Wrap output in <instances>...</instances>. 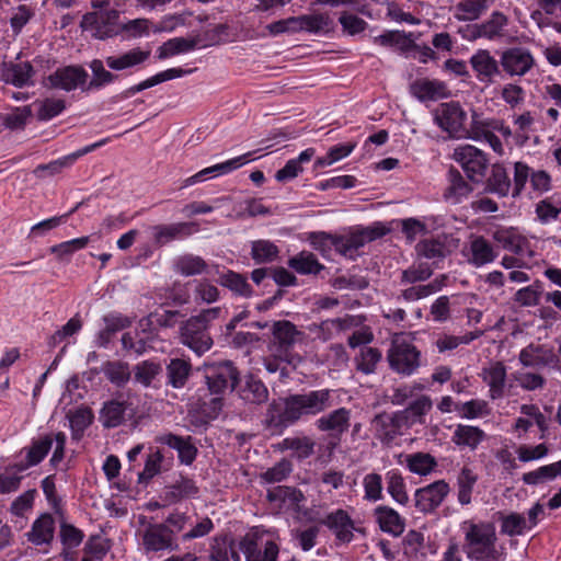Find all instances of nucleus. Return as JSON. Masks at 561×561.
I'll return each mask as SVG.
<instances>
[{
	"mask_svg": "<svg viewBox=\"0 0 561 561\" xmlns=\"http://www.w3.org/2000/svg\"><path fill=\"white\" fill-rule=\"evenodd\" d=\"M88 72L79 65L66 66L56 69L46 80L45 85L49 89L62 90L70 92L77 88H85L88 81Z\"/></svg>",
	"mask_w": 561,
	"mask_h": 561,
	"instance_id": "ddd939ff",
	"label": "nucleus"
},
{
	"mask_svg": "<svg viewBox=\"0 0 561 561\" xmlns=\"http://www.w3.org/2000/svg\"><path fill=\"white\" fill-rule=\"evenodd\" d=\"M381 359V353L378 348L364 347L360 350L359 355L355 358L356 368L358 371L369 375L375 373L377 364Z\"/></svg>",
	"mask_w": 561,
	"mask_h": 561,
	"instance_id": "338daca9",
	"label": "nucleus"
},
{
	"mask_svg": "<svg viewBox=\"0 0 561 561\" xmlns=\"http://www.w3.org/2000/svg\"><path fill=\"white\" fill-rule=\"evenodd\" d=\"M192 70L188 69V70H184V69H181V68H170V69H167L164 71H161L141 82H139L138 84H135L130 88H128L125 92H124V98H129V96H133L134 94L138 93V92H141L146 89H149V88H152L157 84H160L162 82H165V81H169V80H172V79H176V78H181L185 75H188L191 73Z\"/></svg>",
	"mask_w": 561,
	"mask_h": 561,
	"instance_id": "f704fd0d",
	"label": "nucleus"
},
{
	"mask_svg": "<svg viewBox=\"0 0 561 561\" xmlns=\"http://www.w3.org/2000/svg\"><path fill=\"white\" fill-rule=\"evenodd\" d=\"M191 364L182 358H173L167 366L168 383L173 388H182L190 376Z\"/></svg>",
	"mask_w": 561,
	"mask_h": 561,
	"instance_id": "603ef678",
	"label": "nucleus"
},
{
	"mask_svg": "<svg viewBox=\"0 0 561 561\" xmlns=\"http://www.w3.org/2000/svg\"><path fill=\"white\" fill-rule=\"evenodd\" d=\"M476 79L483 84H493L502 75V67L489 49H478L469 59Z\"/></svg>",
	"mask_w": 561,
	"mask_h": 561,
	"instance_id": "2eb2a0df",
	"label": "nucleus"
},
{
	"mask_svg": "<svg viewBox=\"0 0 561 561\" xmlns=\"http://www.w3.org/2000/svg\"><path fill=\"white\" fill-rule=\"evenodd\" d=\"M118 18L119 13L114 9L88 12L82 18L81 26L90 31L93 37L106 39L119 33Z\"/></svg>",
	"mask_w": 561,
	"mask_h": 561,
	"instance_id": "6e6552de",
	"label": "nucleus"
},
{
	"mask_svg": "<svg viewBox=\"0 0 561 561\" xmlns=\"http://www.w3.org/2000/svg\"><path fill=\"white\" fill-rule=\"evenodd\" d=\"M453 158L461 165L467 176L473 182H480L488 168V159L484 152L474 146H458L454 150Z\"/></svg>",
	"mask_w": 561,
	"mask_h": 561,
	"instance_id": "f8f14e48",
	"label": "nucleus"
},
{
	"mask_svg": "<svg viewBox=\"0 0 561 561\" xmlns=\"http://www.w3.org/2000/svg\"><path fill=\"white\" fill-rule=\"evenodd\" d=\"M288 266L301 275H317L324 268V265L318 261L317 256L308 251H301L290 257Z\"/></svg>",
	"mask_w": 561,
	"mask_h": 561,
	"instance_id": "49530a36",
	"label": "nucleus"
},
{
	"mask_svg": "<svg viewBox=\"0 0 561 561\" xmlns=\"http://www.w3.org/2000/svg\"><path fill=\"white\" fill-rule=\"evenodd\" d=\"M239 396L245 403L262 404L268 399V390L260 379L250 377L241 386Z\"/></svg>",
	"mask_w": 561,
	"mask_h": 561,
	"instance_id": "a18cd8bd",
	"label": "nucleus"
},
{
	"mask_svg": "<svg viewBox=\"0 0 561 561\" xmlns=\"http://www.w3.org/2000/svg\"><path fill=\"white\" fill-rule=\"evenodd\" d=\"M450 492V486L445 480H437L414 493L415 507L423 514L434 512Z\"/></svg>",
	"mask_w": 561,
	"mask_h": 561,
	"instance_id": "4468645a",
	"label": "nucleus"
},
{
	"mask_svg": "<svg viewBox=\"0 0 561 561\" xmlns=\"http://www.w3.org/2000/svg\"><path fill=\"white\" fill-rule=\"evenodd\" d=\"M500 65L502 71L510 77H524L535 67L536 61L528 48L515 46L501 51Z\"/></svg>",
	"mask_w": 561,
	"mask_h": 561,
	"instance_id": "9b49d317",
	"label": "nucleus"
},
{
	"mask_svg": "<svg viewBox=\"0 0 561 561\" xmlns=\"http://www.w3.org/2000/svg\"><path fill=\"white\" fill-rule=\"evenodd\" d=\"M486 434L478 426L458 424L451 435V442L460 449L468 448L474 451L484 442Z\"/></svg>",
	"mask_w": 561,
	"mask_h": 561,
	"instance_id": "b1692460",
	"label": "nucleus"
},
{
	"mask_svg": "<svg viewBox=\"0 0 561 561\" xmlns=\"http://www.w3.org/2000/svg\"><path fill=\"white\" fill-rule=\"evenodd\" d=\"M150 57V50L133 48L119 55L105 57V64L113 71H124L144 64Z\"/></svg>",
	"mask_w": 561,
	"mask_h": 561,
	"instance_id": "393cba45",
	"label": "nucleus"
},
{
	"mask_svg": "<svg viewBox=\"0 0 561 561\" xmlns=\"http://www.w3.org/2000/svg\"><path fill=\"white\" fill-rule=\"evenodd\" d=\"M210 561H241L240 554L234 547V541L227 535L213 538L209 548Z\"/></svg>",
	"mask_w": 561,
	"mask_h": 561,
	"instance_id": "2f4dec72",
	"label": "nucleus"
},
{
	"mask_svg": "<svg viewBox=\"0 0 561 561\" xmlns=\"http://www.w3.org/2000/svg\"><path fill=\"white\" fill-rule=\"evenodd\" d=\"M153 243L162 247L173 240L184 239L199 230L197 222H174L169 225H156L151 228Z\"/></svg>",
	"mask_w": 561,
	"mask_h": 561,
	"instance_id": "f3484780",
	"label": "nucleus"
},
{
	"mask_svg": "<svg viewBox=\"0 0 561 561\" xmlns=\"http://www.w3.org/2000/svg\"><path fill=\"white\" fill-rule=\"evenodd\" d=\"M197 493L198 488L192 479L180 477V479L163 489L160 497L164 502V505H172L183 500L194 497Z\"/></svg>",
	"mask_w": 561,
	"mask_h": 561,
	"instance_id": "412c9836",
	"label": "nucleus"
},
{
	"mask_svg": "<svg viewBox=\"0 0 561 561\" xmlns=\"http://www.w3.org/2000/svg\"><path fill=\"white\" fill-rule=\"evenodd\" d=\"M387 491L390 496L399 504L407 505L409 496L405 490V483L402 474L396 470H389L386 473Z\"/></svg>",
	"mask_w": 561,
	"mask_h": 561,
	"instance_id": "bf43d9fd",
	"label": "nucleus"
},
{
	"mask_svg": "<svg viewBox=\"0 0 561 561\" xmlns=\"http://www.w3.org/2000/svg\"><path fill=\"white\" fill-rule=\"evenodd\" d=\"M455 411L458 412L461 419L467 420L482 417L490 413L488 402L481 399L458 403L455 405Z\"/></svg>",
	"mask_w": 561,
	"mask_h": 561,
	"instance_id": "0e129e2a",
	"label": "nucleus"
},
{
	"mask_svg": "<svg viewBox=\"0 0 561 561\" xmlns=\"http://www.w3.org/2000/svg\"><path fill=\"white\" fill-rule=\"evenodd\" d=\"M272 336L267 348L270 354L279 358L284 364H295L300 360L295 352L296 346L307 344L308 336L289 320L274 321L271 325Z\"/></svg>",
	"mask_w": 561,
	"mask_h": 561,
	"instance_id": "7ed1b4c3",
	"label": "nucleus"
},
{
	"mask_svg": "<svg viewBox=\"0 0 561 561\" xmlns=\"http://www.w3.org/2000/svg\"><path fill=\"white\" fill-rule=\"evenodd\" d=\"M127 403L125 401L110 400L105 402L100 411V422L106 428H114L125 422Z\"/></svg>",
	"mask_w": 561,
	"mask_h": 561,
	"instance_id": "e433bc0d",
	"label": "nucleus"
},
{
	"mask_svg": "<svg viewBox=\"0 0 561 561\" xmlns=\"http://www.w3.org/2000/svg\"><path fill=\"white\" fill-rule=\"evenodd\" d=\"M204 377L211 394L222 396L233 390L239 381V370L231 360H220L204 365Z\"/></svg>",
	"mask_w": 561,
	"mask_h": 561,
	"instance_id": "39448f33",
	"label": "nucleus"
},
{
	"mask_svg": "<svg viewBox=\"0 0 561 561\" xmlns=\"http://www.w3.org/2000/svg\"><path fill=\"white\" fill-rule=\"evenodd\" d=\"M158 442L175 449L182 463L191 465L197 456V448L191 436L182 437L168 433L159 436Z\"/></svg>",
	"mask_w": 561,
	"mask_h": 561,
	"instance_id": "a878e982",
	"label": "nucleus"
},
{
	"mask_svg": "<svg viewBox=\"0 0 561 561\" xmlns=\"http://www.w3.org/2000/svg\"><path fill=\"white\" fill-rule=\"evenodd\" d=\"M139 546L148 558L164 551H174L179 545L173 538V530L165 524H148L139 533Z\"/></svg>",
	"mask_w": 561,
	"mask_h": 561,
	"instance_id": "423d86ee",
	"label": "nucleus"
},
{
	"mask_svg": "<svg viewBox=\"0 0 561 561\" xmlns=\"http://www.w3.org/2000/svg\"><path fill=\"white\" fill-rule=\"evenodd\" d=\"M354 148L355 144L351 142L335 145L328 150L325 156L317 158L314 161V168L319 169L332 165L333 163L351 154Z\"/></svg>",
	"mask_w": 561,
	"mask_h": 561,
	"instance_id": "774afa93",
	"label": "nucleus"
},
{
	"mask_svg": "<svg viewBox=\"0 0 561 561\" xmlns=\"http://www.w3.org/2000/svg\"><path fill=\"white\" fill-rule=\"evenodd\" d=\"M493 0H460L454 8V18L457 21H476L492 4Z\"/></svg>",
	"mask_w": 561,
	"mask_h": 561,
	"instance_id": "72a5a7b5",
	"label": "nucleus"
},
{
	"mask_svg": "<svg viewBox=\"0 0 561 561\" xmlns=\"http://www.w3.org/2000/svg\"><path fill=\"white\" fill-rule=\"evenodd\" d=\"M195 46V39L174 37L167 41L158 48V58L165 59L179 54L187 53L193 50Z\"/></svg>",
	"mask_w": 561,
	"mask_h": 561,
	"instance_id": "052dcab7",
	"label": "nucleus"
},
{
	"mask_svg": "<svg viewBox=\"0 0 561 561\" xmlns=\"http://www.w3.org/2000/svg\"><path fill=\"white\" fill-rule=\"evenodd\" d=\"M520 364L525 367L541 368L558 362L557 356L543 345L529 344L518 355Z\"/></svg>",
	"mask_w": 561,
	"mask_h": 561,
	"instance_id": "4be33fe9",
	"label": "nucleus"
},
{
	"mask_svg": "<svg viewBox=\"0 0 561 561\" xmlns=\"http://www.w3.org/2000/svg\"><path fill=\"white\" fill-rule=\"evenodd\" d=\"M494 118H481L478 114L472 115L470 129L467 136L473 140L484 141L489 135L494 133Z\"/></svg>",
	"mask_w": 561,
	"mask_h": 561,
	"instance_id": "69168bd1",
	"label": "nucleus"
},
{
	"mask_svg": "<svg viewBox=\"0 0 561 561\" xmlns=\"http://www.w3.org/2000/svg\"><path fill=\"white\" fill-rule=\"evenodd\" d=\"M432 400L427 396H422L403 410L399 411L403 414L407 425H412L416 422H422V417L431 410Z\"/></svg>",
	"mask_w": 561,
	"mask_h": 561,
	"instance_id": "e2e57ef3",
	"label": "nucleus"
},
{
	"mask_svg": "<svg viewBox=\"0 0 561 561\" xmlns=\"http://www.w3.org/2000/svg\"><path fill=\"white\" fill-rule=\"evenodd\" d=\"M101 371L117 388H123L131 376L128 363L123 360H107L102 365Z\"/></svg>",
	"mask_w": 561,
	"mask_h": 561,
	"instance_id": "ea45409f",
	"label": "nucleus"
},
{
	"mask_svg": "<svg viewBox=\"0 0 561 561\" xmlns=\"http://www.w3.org/2000/svg\"><path fill=\"white\" fill-rule=\"evenodd\" d=\"M314 152L316 150L313 148H308L301 151L297 158L288 160L284 168L276 172L275 179L278 182H286L295 179L299 173L302 172L301 164L309 162L314 156Z\"/></svg>",
	"mask_w": 561,
	"mask_h": 561,
	"instance_id": "09e8293b",
	"label": "nucleus"
},
{
	"mask_svg": "<svg viewBox=\"0 0 561 561\" xmlns=\"http://www.w3.org/2000/svg\"><path fill=\"white\" fill-rule=\"evenodd\" d=\"M324 524L334 533L336 539L342 542H350L354 537V522L343 510L330 513Z\"/></svg>",
	"mask_w": 561,
	"mask_h": 561,
	"instance_id": "c85d7f7f",
	"label": "nucleus"
},
{
	"mask_svg": "<svg viewBox=\"0 0 561 561\" xmlns=\"http://www.w3.org/2000/svg\"><path fill=\"white\" fill-rule=\"evenodd\" d=\"M53 446V436L45 435L36 440L32 442L30 447H25L23 450L26 451V462L15 465L18 471H23L30 467L38 465L49 453Z\"/></svg>",
	"mask_w": 561,
	"mask_h": 561,
	"instance_id": "473e14b6",
	"label": "nucleus"
},
{
	"mask_svg": "<svg viewBox=\"0 0 561 561\" xmlns=\"http://www.w3.org/2000/svg\"><path fill=\"white\" fill-rule=\"evenodd\" d=\"M279 254L278 247L270 240H255L251 242V257L256 264H266L275 261Z\"/></svg>",
	"mask_w": 561,
	"mask_h": 561,
	"instance_id": "5fc2aeb1",
	"label": "nucleus"
},
{
	"mask_svg": "<svg viewBox=\"0 0 561 561\" xmlns=\"http://www.w3.org/2000/svg\"><path fill=\"white\" fill-rule=\"evenodd\" d=\"M462 551L470 561H503L504 552L497 547L494 524L490 522L465 520Z\"/></svg>",
	"mask_w": 561,
	"mask_h": 561,
	"instance_id": "f03ea898",
	"label": "nucleus"
},
{
	"mask_svg": "<svg viewBox=\"0 0 561 561\" xmlns=\"http://www.w3.org/2000/svg\"><path fill=\"white\" fill-rule=\"evenodd\" d=\"M446 84L438 80L421 79L411 84L412 94L420 101L436 100L445 95Z\"/></svg>",
	"mask_w": 561,
	"mask_h": 561,
	"instance_id": "4c0bfd02",
	"label": "nucleus"
},
{
	"mask_svg": "<svg viewBox=\"0 0 561 561\" xmlns=\"http://www.w3.org/2000/svg\"><path fill=\"white\" fill-rule=\"evenodd\" d=\"M351 410L339 408L321 415L316 420V427L320 432L328 433L333 438H340L351 426Z\"/></svg>",
	"mask_w": 561,
	"mask_h": 561,
	"instance_id": "a211bd4d",
	"label": "nucleus"
},
{
	"mask_svg": "<svg viewBox=\"0 0 561 561\" xmlns=\"http://www.w3.org/2000/svg\"><path fill=\"white\" fill-rule=\"evenodd\" d=\"M448 175L450 184L445 193V197L454 204L460 203L469 196L473 188L458 170L451 168Z\"/></svg>",
	"mask_w": 561,
	"mask_h": 561,
	"instance_id": "a19ab883",
	"label": "nucleus"
},
{
	"mask_svg": "<svg viewBox=\"0 0 561 561\" xmlns=\"http://www.w3.org/2000/svg\"><path fill=\"white\" fill-rule=\"evenodd\" d=\"M333 390L318 389L288 396L283 402L270 403L265 425L274 432H283L304 416H314L333 405Z\"/></svg>",
	"mask_w": 561,
	"mask_h": 561,
	"instance_id": "f257e3e1",
	"label": "nucleus"
},
{
	"mask_svg": "<svg viewBox=\"0 0 561 561\" xmlns=\"http://www.w3.org/2000/svg\"><path fill=\"white\" fill-rule=\"evenodd\" d=\"M486 187L491 193L505 197L510 194L512 183L505 168L501 164H494L491 174L486 181Z\"/></svg>",
	"mask_w": 561,
	"mask_h": 561,
	"instance_id": "8fccbe9b",
	"label": "nucleus"
},
{
	"mask_svg": "<svg viewBox=\"0 0 561 561\" xmlns=\"http://www.w3.org/2000/svg\"><path fill=\"white\" fill-rule=\"evenodd\" d=\"M222 309L213 307L202 310L198 314L192 316L180 328L181 340L197 355H202L213 346V339L208 332L210 322L218 319Z\"/></svg>",
	"mask_w": 561,
	"mask_h": 561,
	"instance_id": "20e7f679",
	"label": "nucleus"
},
{
	"mask_svg": "<svg viewBox=\"0 0 561 561\" xmlns=\"http://www.w3.org/2000/svg\"><path fill=\"white\" fill-rule=\"evenodd\" d=\"M482 380L489 386L490 398L495 400L504 396L506 382V367L502 362L491 363L480 374Z\"/></svg>",
	"mask_w": 561,
	"mask_h": 561,
	"instance_id": "5701e85b",
	"label": "nucleus"
},
{
	"mask_svg": "<svg viewBox=\"0 0 561 561\" xmlns=\"http://www.w3.org/2000/svg\"><path fill=\"white\" fill-rule=\"evenodd\" d=\"M35 70L28 61L4 62L1 71V79L8 84L16 88L33 85Z\"/></svg>",
	"mask_w": 561,
	"mask_h": 561,
	"instance_id": "6ab92c4d",
	"label": "nucleus"
},
{
	"mask_svg": "<svg viewBox=\"0 0 561 561\" xmlns=\"http://www.w3.org/2000/svg\"><path fill=\"white\" fill-rule=\"evenodd\" d=\"M387 358L390 368L403 376H411L421 366V352L404 339L392 341Z\"/></svg>",
	"mask_w": 561,
	"mask_h": 561,
	"instance_id": "0eeeda50",
	"label": "nucleus"
},
{
	"mask_svg": "<svg viewBox=\"0 0 561 561\" xmlns=\"http://www.w3.org/2000/svg\"><path fill=\"white\" fill-rule=\"evenodd\" d=\"M493 238L505 250L515 254H523L528 243L526 238L513 228L496 230Z\"/></svg>",
	"mask_w": 561,
	"mask_h": 561,
	"instance_id": "de8ad7c7",
	"label": "nucleus"
},
{
	"mask_svg": "<svg viewBox=\"0 0 561 561\" xmlns=\"http://www.w3.org/2000/svg\"><path fill=\"white\" fill-rule=\"evenodd\" d=\"M55 534V519L48 514H42L36 518L26 534L28 541L35 546L48 545L53 541Z\"/></svg>",
	"mask_w": 561,
	"mask_h": 561,
	"instance_id": "bb28decb",
	"label": "nucleus"
},
{
	"mask_svg": "<svg viewBox=\"0 0 561 561\" xmlns=\"http://www.w3.org/2000/svg\"><path fill=\"white\" fill-rule=\"evenodd\" d=\"M162 373V367L153 360H142L134 367V380L137 383L148 388L153 380Z\"/></svg>",
	"mask_w": 561,
	"mask_h": 561,
	"instance_id": "6e6d98bb",
	"label": "nucleus"
},
{
	"mask_svg": "<svg viewBox=\"0 0 561 561\" xmlns=\"http://www.w3.org/2000/svg\"><path fill=\"white\" fill-rule=\"evenodd\" d=\"M478 474L468 466H463L456 479L457 501L460 505L467 506L472 502V493L478 482Z\"/></svg>",
	"mask_w": 561,
	"mask_h": 561,
	"instance_id": "7c9ffc66",
	"label": "nucleus"
},
{
	"mask_svg": "<svg viewBox=\"0 0 561 561\" xmlns=\"http://www.w3.org/2000/svg\"><path fill=\"white\" fill-rule=\"evenodd\" d=\"M105 60L93 59L89 64V68L92 72V78L85 83L83 91H95L103 89L104 87L114 83L118 76L107 70L104 65Z\"/></svg>",
	"mask_w": 561,
	"mask_h": 561,
	"instance_id": "c9c22d12",
	"label": "nucleus"
},
{
	"mask_svg": "<svg viewBox=\"0 0 561 561\" xmlns=\"http://www.w3.org/2000/svg\"><path fill=\"white\" fill-rule=\"evenodd\" d=\"M470 253L469 262L477 267L493 262L497 256L491 243L483 237H477L470 242Z\"/></svg>",
	"mask_w": 561,
	"mask_h": 561,
	"instance_id": "c03bdc74",
	"label": "nucleus"
},
{
	"mask_svg": "<svg viewBox=\"0 0 561 561\" xmlns=\"http://www.w3.org/2000/svg\"><path fill=\"white\" fill-rule=\"evenodd\" d=\"M176 272L184 276L201 275L209 273L207 263L198 255L185 254L180 256L175 263Z\"/></svg>",
	"mask_w": 561,
	"mask_h": 561,
	"instance_id": "13d9d810",
	"label": "nucleus"
},
{
	"mask_svg": "<svg viewBox=\"0 0 561 561\" xmlns=\"http://www.w3.org/2000/svg\"><path fill=\"white\" fill-rule=\"evenodd\" d=\"M291 22L296 24L294 28L297 30V32L306 31L310 33L328 31L331 24L329 15L323 13L291 16Z\"/></svg>",
	"mask_w": 561,
	"mask_h": 561,
	"instance_id": "79ce46f5",
	"label": "nucleus"
},
{
	"mask_svg": "<svg viewBox=\"0 0 561 561\" xmlns=\"http://www.w3.org/2000/svg\"><path fill=\"white\" fill-rule=\"evenodd\" d=\"M335 251L341 255L354 260L356 252L363 245V238L357 230L345 236L334 234Z\"/></svg>",
	"mask_w": 561,
	"mask_h": 561,
	"instance_id": "4d7b16f0",
	"label": "nucleus"
},
{
	"mask_svg": "<svg viewBox=\"0 0 561 561\" xmlns=\"http://www.w3.org/2000/svg\"><path fill=\"white\" fill-rule=\"evenodd\" d=\"M106 142H107L106 138L102 139L98 142L85 146V147L64 157V158L55 160L48 164H42L37 168V170L48 171L49 174H51V175L56 174V173L60 172L64 168L69 167L72 163H75V161L77 159H79L80 157H82L89 152H92L96 148H100L101 146L105 145Z\"/></svg>",
	"mask_w": 561,
	"mask_h": 561,
	"instance_id": "37998d69",
	"label": "nucleus"
},
{
	"mask_svg": "<svg viewBox=\"0 0 561 561\" xmlns=\"http://www.w3.org/2000/svg\"><path fill=\"white\" fill-rule=\"evenodd\" d=\"M436 124L453 138H466L467 114L457 102L442 103L435 111Z\"/></svg>",
	"mask_w": 561,
	"mask_h": 561,
	"instance_id": "1a4fd4ad",
	"label": "nucleus"
},
{
	"mask_svg": "<svg viewBox=\"0 0 561 561\" xmlns=\"http://www.w3.org/2000/svg\"><path fill=\"white\" fill-rule=\"evenodd\" d=\"M404 463L410 472L419 476L430 474L437 466L435 457L422 451L405 455Z\"/></svg>",
	"mask_w": 561,
	"mask_h": 561,
	"instance_id": "3c124183",
	"label": "nucleus"
},
{
	"mask_svg": "<svg viewBox=\"0 0 561 561\" xmlns=\"http://www.w3.org/2000/svg\"><path fill=\"white\" fill-rule=\"evenodd\" d=\"M375 436L382 444H391L398 436L402 435V428L407 427L403 414L400 412L394 413H380L377 414L373 422Z\"/></svg>",
	"mask_w": 561,
	"mask_h": 561,
	"instance_id": "dca6fc26",
	"label": "nucleus"
},
{
	"mask_svg": "<svg viewBox=\"0 0 561 561\" xmlns=\"http://www.w3.org/2000/svg\"><path fill=\"white\" fill-rule=\"evenodd\" d=\"M373 515L381 531L393 537H399L403 534L405 520L394 508L387 505H378L374 510Z\"/></svg>",
	"mask_w": 561,
	"mask_h": 561,
	"instance_id": "aec40b11",
	"label": "nucleus"
},
{
	"mask_svg": "<svg viewBox=\"0 0 561 561\" xmlns=\"http://www.w3.org/2000/svg\"><path fill=\"white\" fill-rule=\"evenodd\" d=\"M501 533L508 537L522 536L528 530L526 517L519 513H510L500 517Z\"/></svg>",
	"mask_w": 561,
	"mask_h": 561,
	"instance_id": "680f3d73",
	"label": "nucleus"
},
{
	"mask_svg": "<svg viewBox=\"0 0 561 561\" xmlns=\"http://www.w3.org/2000/svg\"><path fill=\"white\" fill-rule=\"evenodd\" d=\"M375 43L381 46L397 47L402 53H409L414 46L411 34L400 31H389L375 37Z\"/></svg>",
	"mask_w": 561,
	"mask_h": 561,
	"instance_id": "864d4df0",
	"label": "nucleus"
},
{
	"mask_svg": "<svg viewBox=\"0 0 561 561\" xmlns=\"http://www.w3.org/2000/svg\"><path fill=\"white\" fill-rule=\"evenodd\" d=\"M216 274L219 275L218 283L231 290L233 294L242 296V297H251L253 290L248 283L247 278L236 273L231 270H227L226 272L219 273V270H216Z\"/></svg>",
	"mask_w": 561,
	"mask_h": 561,
	"instance_id": "58836bf2",
	"label": "nucleus"
},
{
	"mask_svg": "<svg viewBox=\"0 0 561 561\" xmlns=\"http://www.w3.org/2000/svg\"><path fill=\"white\" fill-rule=\"evenodd\" d=\"M528 180L533 191L538 195L551 190V176L548 172L543 170L534 171L526 163L518 161L514 164L513 197L520 195Z\"/></svg>",
	"mask_w": 561,
	"mask_h": 561,
	"instance_id": "9d476101",
	"label": "nucleus"
},
{
	"mask_svg": "<svg viewBox=\"0 0 561 561\" xmlns=\"http://www.w3.org/2000/svg\"><path fill=\"white\" fill-rule=\"evenodd\" d=\"M240 546L247 561H277L279 548L272 540L265 542L263 550L253 539H244Z\"/></svg>",
	"mask_w": 561,
	"mask_h": 561,
	"instance_id": "c756f323",
	"label": "nucleus"
},
{
	"mask_svg": "<svg viewBox=\"0 0 561 561\" xmlns=\"http://www.w3.org/2000/svg\"><path fill=\"white\" fill-rule=\"evenodd\" d=\"M510 20L501 11H493L490 16L480 22L481 34L483 39L496 42L507 36V26Z\"/></svg>",
	"mask_w": 561,
	"mask_h": 561,
	"instance_id": "cd10ccee",
	"label": "nucleus"
}]
</instances>
